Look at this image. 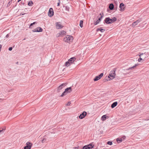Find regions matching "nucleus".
I'll list each match as a JSON object with an SVG mask.
<instances>
[{
    "label": "nucleus",
    "mask_w": 149,
    "mask_h": 149,
    "mask_svg": "<svg viewBox=\"0 0 149 149\" xmlns=\"http://www.w3.org/2000/svg\"><path fill=\"white\" fill-rule=\"evenodd\" d=\"M103 73H101L100 75L97 76H96L95 78L93 79L95 81H96L100 79L103 75Z\"/></svg>",
    "instance_id": "nucleus-4"
},
{
    "label": "nucleus",
    "mask_w": 149,
    "mask_h": 149,
    "mask_svg": "<svg viewBox=\"0 0 149 149\" xmlns=\"http://www.w3.org/2000/svg\"><path fill=\"white\" fill-rule=\"evenodd\" d=\"M97 31H100L101 32H103L105 31V30L104 29H102L100 28H98L97 29Z\"/></svg>",
    "instance_id": "nucleus-20"
},
{
    "label": "nucleus",
    "mask_w": 149,
    "mask_h": 149,
    "mask_svg": "<svg viewBox=\"0 0 149 149\" xmlns=\"http://www.w3.org/2000/svg\"><path fill=\"white\" fill-rule=\"evenodd\" d=\"M42 29L40 27H38L33 30L32 31L33 32H41L42 31Z\"/></svg>",
    "instance_id": "nucleus-8"
},
{
    "label": "nucleus",
    "mask_w": 149,
    "mask_h": 149,
    "mask_svg": "<svg viewBox=\"0 0 149 149\" xmlns=\"http://www.w3.org/2000/svg\"><path fill=\"white\" fill-rule=\"evenodd\" d=\"M109 8L111 10H112L114 8V5L113 3H111L110 4Z\"/></svg>",
    "instance_id": "nucleus-19"
},
{
    "label": "nucleus",
    "mask_w": 149,
    "mask_h": 149,
    "mask_svg": "<svg viewBox=\"0 0 149 149\" xmlns=\"http://www.w3.org/2000/svg\"><path fill=\"white\" fill-rule=\"evenodd\" d=\"M2 99H0V102H2Z\"/></svg>",
    "instance_id": "nucleus-41"
},
{
    "label": "nucleus",
    "mask_w": 149,
    "mask_h": 149,
    "mask_svg": "<svg viewBox=\"0 0 149 149\" xmlns=\"http://www.w3.org/2000/svg\"><path fill=\"white\" fill-rule=\"evenodd\" d=\"M87 113L86 111H83V113L80 114L79 116V118L81 119H82L84 118L86 115Z\"/></svg>",
    "instance_id": "nucleus-7"
},
{
    "label": "nucleus",
    "mask_w": 149,
    "mask_h": 149,
    "mask_svg": "<svg viewBox=\"0 0 149 149\" xmlns=\"http://www.w3.org/2000/svg\"><path fill=\"white\" fill-rule=\"evenodd\" d=\"M46 141V139H43L42 141V143H44L45 142V141Z\"/></svg>",
    "instance_id": "nucleus-33"
},
{
    "label": "nucleus",
    "mask_w": 149,
    "mask_h": 149,
    "mask_svg": "<svg viewBox=\"0 0 149 149\" xmlns=\"http://www.w3.org/2000/svg\"><path fill=\"white\" fill-rule=\"evenodd\" d=\"M124 4L123 3H121L120 4V10L123 11L124 10Z\"/></svg>",
    "instance_id": "nucleus-15"
},
{
    "label": "nucleus",
    "mask_w": 149,
    "mask_h": 149,
    "mask_svg": "<svg viewBox=\"0 0 149 149\" xmlns=\"http://www.w3.org/2000/svg\"><path fill=\"white\" fill-rule=\"evenodd\" d=\"M73 37L72 36L70 35H67L65 38H63V41L69 42H71L73 40Z\"/></svg>",
    "instance_id": "nucleus-2"
},
{
    "label": "nucleus",
    "mask_w": 149,
    "mask_h": 149,
    "mask_svg": "<svg viewBox=\"0 0 149 149\" xmlns=\"http://www.w3.org/2000/svg\"><path fill=\"white\" fill-rule=\"evenodd\" d=\"M99 23V21L97 20L96 22H94V24L95 25H97L98 23Z\"/></svg>",
    "instance_id": "nucleus-31"
},
{
    "label": "nucleus",
    "mask_w": 149,
    "mask_h": 149,
    "mask_svg": "<svg viewBox=\"0 0 149 149\" xmlns=\"http://www.w3.org/2000/svg\"><path fill=\"white\" fill-rule=\"evenodd\" d=\"M18 63V62H17L16 63L17 64Z\"/></svg>",
    "instance_id": "nucleus-44"
},
{
    "label": "nucleus",
    "mask_w": 149,
    "mask_h": 149,
    "mask_svg": "<svg viewBox=\"0 0 149 149\" xmlns=\"http://www.w3.org/2000/svg\"><path fill=\"white\" fill-rule=\"evenodd\" d=\"M9 35L8 34H7L6 36V37L7 38H8V37H9Z\"/></svg>",
    "instance_id": "nucleus-40"
},
{
    "label": "nucleus",
    "mask_w": 149,
    "mask_h": 149,
    "mask_svg": "<svg viewBox=\"0 0 149 149\" xmlns=\"http://www.w3.org/2000/svg\"><path fill=\"white\" fill-rule=\"evenodd\" d=\"M5 130V128H0V132H2L3 130Z\"/></svg>",
    "instance_id": "nucleus-32"
},
{
    "label": "nucleus",
    "mask_w": 149,
    "mask_h": 149,
    "mask_svg": "<svg viewBox=\"0 0 149 149\" xmlns=\"http://www.w3.org/2000/svg\"><path fill=\"white\" fill-rule=\"evenodd\" d=\"M137 64H135L134 66L131 67L127 69V70H129L130 69H132L135 68L136 66H137Z\"/></svg>",
    "instance_id": "nucleus-22"
},
{
    "label": "nucleus",
    "mask_w": 149,
    "mask_h": 149,
    "mask_svg": "<svg viewBox=\"0 0 149 149\" xmlns=\"http://www.w3.org/2000/svg\"><path fill=\"white\" fill-rule=\"evenodd\" d=\"M26 146L24 148V149H30L32 146V143L29 142H27Z\"/></svg>",
    "instance_id": "nucleus-6"
},
{
    "label": "nucleus",
    "mask_w": 149,
    "mask_h": 149,
    "mask_svg": "<svg viewBox=\"0 0 149 149\" xmlns=\"http://www.w3.org/2000/svg\"><path fill=\"white\" fill-rule=\"evenodd\" d=\"M148 120H149V119Z\"/></svg>",
    "instance_id": "nucleus-45"
},
{
    "label": "nucleus",
    "mask_w": 149,
    "mask_h": 149,
    "mask_svg": "<svg viewBox=\"0 0 149 149\" xmlns=\"http://www.w3.org/2000/svg\"><path fill=\"white\" fill-rule=\"evenodd\" d=\"M58 1H59V2L57 3V6H59L60 5V0H58Z\"/></svg>",
    "instance_id": "nucleus-36"
},
{
    "label": "nucleus",
    "mask_w": 149,
    "mask_h": 149,
    "mask_svg": "<svg viewBox=\"0 0 149 149\" xmlns=\"http://www.w3.org/2000/svg\"><path fill=\"white\" fill-rule=\"evenodd\" d=\"M21 0H18V2H19V1H20Z\"/></svg>",
    "instance_id": "nucleus-43"
},
{
    "label": "nucleus",
    "mask_w": 149,
    "mask_h": 149,
    "mask_svg": "<svg viewBox=\"0 0 149 149\" xmlns=\"http://www.w3.org/2000/svg\"><path fill=\"white\" fill-rule=\"evenodd\" d=\"M66 33V31H62L61 32H60L59 33V35L57 36V37H58L59 36H62V35H63L65 34Z\"/></svg>",
    "instance_id": "nucleus-16"
},
{
    "label": "nucleus",
    "mask_w": 149,
    "mask_h": 149,
    "mask_svg": "<svg viewBox=\"0 0 149 149\" xmlns=\"http://www.w3.org/2000/svg\"><path fill=\"white\" fill-rule=\"evenodd\" d=\"M54 14V12L52 8H50L49 9V12H48V15L50 17L52 16Z\"/></svg>",
    "instance_id": "nucleus-5"
},
{
    "label": "nucleus",
    "mask_w": 149,
    "mask_h": 149,
    "mask_svg": "<svg viewBox=\"0 0 149 149\" xmlns=\"http://www.w3.org/2000/svg\"><path fill=\"white\" fill-rule=\"evenodd\" d=\"M104 22L107 24H110L111 22H110L109 17H106L104 20Z\"/></svg>",
    "instance_id": "nucleus-14"
},
{
    "label": "nucleus",
    "mask_w": 149,
    "mask_h": 149,
    "mask_svg": "<svg viewBox=\"0 0 149 149\" xmlns=\"http://www.w3.org/2000/svg\"><path fill=\"white\" fill-rule=\"evenodd\" d=\"M2 47V45H0V51H1Z\"/></svg>",
    "instance_id": "nucleus-39"
},
{
    "label": "nucleus",
    "mask_w": 149,
    "mask_h": 149,
    "mask_svg": "<svg viewBox=\"0 0 149 149\" xmlns=\"http://www.w3.org/2000/svg\"><path fill=\"white\" fill-rule=\"evenodd\" d=\"M106 117L107 116L106 115H103L101 117V119L102 120H106Z\"/></svg>",
    "instance_id": "nucleus-21"
},
{
    "label": "nucleus",
    "mask_w": 149,
    "mask_h": 149,
    "mask_svg": "<svg viewBox=\"0 0 149 149\" xmlns=\"http://www.w3.org/2000/svg\"><path fill=\"white\" fill-rule=\"evenodd\" d=\"M83 20H80V26L82 28L83 26Z\"/></svg>",
    "instance_id": "nucleus-25"
},
{
    "label": "nucleus",
    "mask_w": 149,
    "mask_h": 149,
    "mask_svg": "<svg viewBox=\"0 0 149 149\" xmlns=\"http://www.w3.org/2000/svg\"><path fill=\"white\" fill-rule=\"evenodd\" d=\"M12 49H13V48L12 47H10L9 48L8 50L9 51H11L12 50Z\"/></svg>",
    "instance_id": "nucleus-37"
},
{
    "label": "nucleus",
    "mask_w": 149,
    "mask_h": 149,
    "mask_svg": "<svg viewBox=\"0 0 149 149\" xmlns=\"http://www.w3.org/2000/svg\"><path fill=\"white\" fill-rule=\"evenodd\" d=\"M76 59L75 57H73L70 58L68 61L71 63H72Z\"/></svg>",
    "instance_id": "nucleus-12"
},
{
    "label": "nucleus",
    "mask_w": 149,
    "mask_h": 149,
    "mask_svg": "<svg viewBox=\"0 0 149 149\" xmlns=\"http://www.w3.org/2000/svg\"><path fill=\"white\" fill-rule=\"evenodd\" d=\"M143 54H141L140 55H139L141 57V55H142Z\"/></svg>",
    "instance_id": "nucleus-42"
},
{
    "label": "nucleus",
    "mask_w": 149,
    "mask_h": 149,
    "mask_svg": "<svg viewBox=\"0 0 149 149\" xmlns=\"http://www.w3.org/2000/svg\"><path fill=\"white\" fill-rule=\"evenodd\" d=\"M142 60V59L141 58V57H140L138 59V61L139 62H140Z\"/></svg>",
    "instance_id": "nucleus-35"
},
{
    "label": "nucleus",
    "mask_w": 149,
    "mask_h": 149,
    "mask_svg": "<svg viewBox=\"0 0 149 149\" xmlns=\"http://www.w3.org/2000/svg\"><path fill=\"white\" fill-rule=\"evenodd\" d=\"M67 92L66 91H65H65L62 93V94H61V95L60 96V97H63V96H64L65 95H66L67 93Z\"/></svg>",
    "instance_id": "nucleus-24"
},
{
    "label": "nucleus",
    "mask_w": 149,
    "mask_h": 149,
    "mask_svg": "<svg viewBox=\"0 0 149 149\" xmlns=\"http://www.w3.org/2000/svg\"><path fill=\"white\" fill-rule=\"evenodd\" d=\"M107 144H108V145H111L112 144V142L111 141H109L107 142Z\"/></svg>",
    "instance_id": "nucleus-30"
},
{
    "label": "nucleus",
    "mask_w": 149,
    "mask_h": 149,
    "mask_svg": "<svg viewBox=\"0 0 149 149\" xmlns=\"http://www.w3.org/2000/svg\"><path fill=\"white\" fill-rule=\"evenodd\" d=\"M117 104L118 102H115L112 104L111 106V107L112 108H113L116 106V105H117Z\"/></svg>",
    "instance_id": "nucleus-18"
},
{
    "label": "nucleus",
    "mask_w": 149,
    "mask_h": 149,
    "mask_svg": "<svg viewBox=\"0 0 149 149\" xmlns=\"http://www.w3.org/2000/svg\"><path fill=\"white\" fill-rule=\"evenodd\" d=\"M28 5L29 6H32L33 5V3L32 1H29L28 4Z\"/></svg>",
    "instance_id": "nucleus-28"
},
{
    "label": "nucleus",
    "mask_w": 149,
    "mask_h": 149,
    "mask_svg": "<svg viewBox=\"0 0 149 149\" xmlns=\"http://www.w3.org/2000/svg\"><path fill=\"white\" fill-rule=\"evenodd\" d=\"M122 139L121 138H118L116 139V141L118 143H120L122 141Z\"/></svg>",
    "instance_id": "nucleus-26"
},
{
    "label": "nucleus",
    "mask_w": 149,
    "mask_h": 149,
    "mask_svg": "<svg viewBox=\"0 0 149 149\" xmlns=\"http://www.w3.org/2000/svg\"><path fill=\"white\" fill-rule=\"evenodd\" d=\"M116 20L117 19L115 17H113L112 19H110L109 18V20L110 21V22H111V24L114 22H115L116 21Z\"/></svg>",
    "instance_id": "nucleus-13"
},
{
    "label": "nucleus",
    "mask_w": 149,
    "mask_h": 149,
    "mask_svg": "<svg viewBox=\"0 0 149 149\" xmlns=\"http://www.w3.org/2000/svg\"><path fill=\"white\" fill-rule=\"evenodd\" d=\"M70 63L69 61H67L65 63V65L66 66L68 67L70 65Z\"/></svg>",
    "instance_id": "nucleus-27"
},
{
    "label": "nucleus",
    "mask_w": 149,
    "mask_h": 149,
    "mask_svg": "<svg viewBox=\"0 0 149 149\" xmlns=\"http://www.w3.org/2000/svg\"><path fill=\"white\" fill-rule=\"evenodd\" d=\"M115 72L116 70L115 69L112 70L111 71L110 73L108 76V77L109 78L108 80H110L115 78L116 75Z\"/></svg>",
    "instance_id": "nucleus-1"
},
{
    "label": "nucleus",
    "mask_w": 149,
    "mask_h": 149,
    "mask_svg": "<svg viewBox=\"0 0 149 149\" xmlns=\"http://www.w3.org/2000/svg\"><path fill=\"white\" fill-rule=\"evenodd\" d=\"M65 83H63L58 88V91H59L60 90H61L62 88L65 86Z\"/></svg>",
    "instance_id": "nucleus-11"
},
{
    "label": "nucleus",
    "mask_w": 149,
    "mask_h": 149,
    "mask_svg": "<svg viewBox=\"0 0 149 149\" xmlns=\"http://www.w3.org/2000/svg\"><path fill=\"white\" fill-rule=\"evenodd\" d=\"M36 23H37V22H33V23H31L30 24V26H29V28H31V26H32L33 24H36Z\"/></svg>",
    "instance_id": "nucleus-29"
},
{
    "label": "nucleus",
    "mask_w": 149,
    "mask_h": 149,
    "mask_svg": "<svg viewBox=\"0 0 149 149\" xmlns=\"http://www.w3.org/2000/svg\"><path fill=\"white\" fill-rule=\"evenodd\" d=\"M71 104L70 102H68V103L66 104V106H69Z\"/></svg>",
    "instance_id": "nucleus-34"
},
{
    "label": "nucleus",
    "mask_w": 149,
    "mask_h": 149,
    "mask_svg": "<svg viewBox=\"0 0 149 149\" xmlns=\"http://www.w3.org/2000/svg\"><path fill=\"white\" fill-rule=\"evenodd\" d=\"M56 27L57 29H60L63 27V26L61 25L60 22H56Z\"/></svg>",
    "instance_id": "nucleus-10"
},
{
    "label": "nucleus",
    "mask_w": 149,
    "mask_h": 149,
    "mask_svg": "<svg viewBox=\"0 0 149 149\" xmlns=\"http://www.w3.org/2000/svg\"><path fill=\"white\" fill-rule=\"evenodd\" d=\"M141 19H138L134 22H133L132 24V26L133 27H134L138 23H139L141 22Z\"/></svg>",
    "instance_id": "nucleus-9"
},
{
    "label": "nucleus",
    "mask_w": 149,
    "mask_h": 149,
    "mask_svg": "<svg viewBox=\"0 0 149 149\" xmlns=\"http://www.w3.org/2000/svg\"><path fill=\"white\" fill-rule=\"evenodd\" d=\"M100 15H101V17H100L99 18L98 20H97L99 21V22L101 20V19L104 16V15L103 13H102V15L101 13H100Z\"/></svg>",
    "instance_id": "nucleus-23"
},
{
    "label": "nucleus",
    "mask_w": 149,
    "mask_h": 149,
    "mask_svg": "<svg viewBox=\"0 0 149 149\" xmlns=\"http://www.w3.org/2000/svg\"><path fill=\"white\" fill-rule=\"evenodd\" d=\"M94 146V145H92V143H90L89 144L85 145L83 147V149H91L93 148Z\"/></svg>",
    "instance_id": "nucleus-3"
},
{
    "label": "nucleus",
    "mask_w": 149,
    "mask_h": 149,
    "mask_svg": "<svg viewBox=\"0 0 149 149\" xmlns=\"http://www.w3.org/2000/svg\"><path fill=\"white\" fill-rule=\"evenodd\" d=\"M65 91L67 93H70L72 91V88L71 87L65 89Z\"/></svg>",
    "instance_id": "nucleus-17"
},
{
    "label": "nucleus",
    "mask_w": 149,
    "mask_h": 149,
    "mask_svg": "<svg viewBox=\"0 0 149 149\" xmlns=\"http://www.w3.org/2000/svg\"><path fill=\"white\" fill-rule=\"evenodd\" d=\"M26 14V13H21L20 14V15H24L25 14Z\"/></svg>",
    "instance_id": "nucleus-38"
}]
</instances>
